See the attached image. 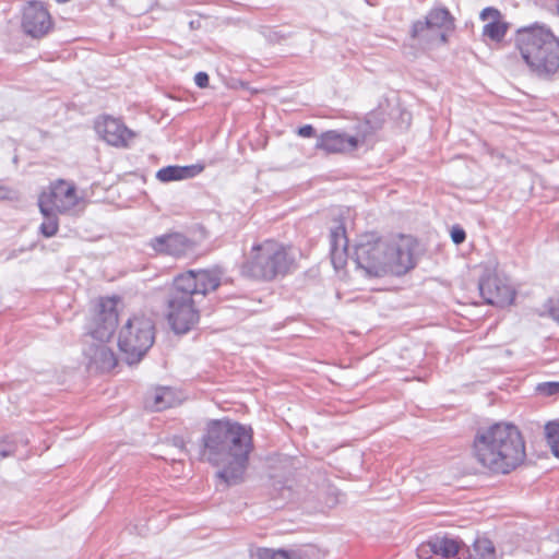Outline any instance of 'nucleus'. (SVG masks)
I'll use <instances>...</instances> for the list:
<instances>
[{"label": "nucleus", "instance_id": "obj_6", "mask_svg": "<svg viewBox=\"0 0 559 559\" xmlns=\"http://www.w3.org/2000/svg\"><path fill=\"white\" fill-rule=\"evenodd\" d=\"M293 263L285 247L274 240H265L253 245L241 265V274L246 277L270 282L284 276Z\"/></svg>", "mask_w": 559, "mask_h": 559}, {"label": "nucleus", "instance_id": "obj_31", "mask_svg": "<svg viewBox=\"0 0 559 559\" xmlns=\"http://www.w3.org/2000/svg\"><path fill=\"white\" fill-rule=\"evenodd\" d=\"M479 17H480V20L486 21L489 17L491 20L502 19V15H501V12L498 9H496L493 7H487V8L483 9V11L480 12Z\"/></svg>", "mask_w": 559, "mask_h": 559}, {"label": "nucleus", "instance_id": "obj_32", "mask_svg": "<svg viewBox=\"0 0 559 559\" xmlns=\"http://www.w3.org/2000/svg\"><path fill=\"white\" fill-rule=\"evenodd\" d=\"M194 83L200 88H205L210 84V76L206 72L200 71L194 75Z\"/></svg>", "mask_w": 559, "mask_h": 559}, {"label": "nucleus", "instance_id": "obj_3", "mask_svg": "<svg viewBox=\"0 0 559 559\" xmlns=\"http://www.w3.org/2000/svg\"><path fill=\"white\" fill-rule=\"evenodd\" d=\"M473 455L477 463L492 474L507 475L525 461V442L515 425L496 423L477 431L473 441Z\"/></svg>", "mask_w": 559, "mask_h": 559}, {"label": "nucleus", "instance_id": "obj_16", "mask_svg": "<svg viewBox=\"0 0 559 559\" xmlns=\"http://www.w3.org/2000/svg\"><path fill=\"white\" fill-rule=\"evenodd\" d=\"M359 140L357 136L329 130L318 138L316 148L326 153H343L357 148Z\"/></svg>", "mask_w": 559, "mask_h": 559}, {"label": "nucleus", "instance_id": "obj_37", "mask_svg": "<svg viewBox=\"0 0 559 559\" xmlns=\"http://www.w3.org/2000/svg\"><path fill=\"white\" fill-rule=\"evenodd\" d=\"M17 257V253L15 250L11 251L7 258V260H11Z\"/></svg>", "mask_w": 559, "mask_h": 559}, {"label": "nucleus", "instance_id": "obj_22", "mask_svg": "<svg viewBox=\"0 0 559 559\" xmlns=\"http://www.w3.org/2000/svg\"><path fill=\"white\" fill-rule=\"evenodd\" d=\"M465 552H469L468 549ZM468 559H496V549L492 542L486 537H477L473 543V554Z\"/></svg>", "mask_w": 559, "mask_h": 559}, {"label": "nucleus", "instance_id": "obj_34", "mask_svg": "<svg viewBox=\"0 0 559 559\" xmlns=\"http://www.w3.org/2000/svg\"><path fill=\"white\" fill-rule=\"evenodd\" d=\"M284 39H286V35L277 31L270 32L267 35V40L271 44H278Z\"/></svg>", "mask_w": 559, "mask_h": 559}, {"label": "nucleus", "instance_id": "obj_25", "mask_svg": "<svg viewBox=\"0 0 559 559\" xmlns=\"http://www.w3.org/2000/svg\"><path fill=\"white\" fill-rule=\"evenodd\" d=\"M255 556L258 559H293V550L259 548Z\"/></svg>", "mask_w": 559, "mask_h": 559}, {"label": "nucleus", "instance_id": "obj_35", "mask_svg": "<svg viewBox=\"0 0 559 559\" xmlns=\"http://www.w3.org/2000/svg\"><path fill=\"white\" fill-rule=\"evenodd\" d=\"M12 191L7 187H0V200L11 199Z\"/></svg>", "mask_w": 559, "mask_h": 559}, {"label": "nucleus", "instance_id": "obj_33", "mask_svg": "<svg viewBox=\"0 0 559 559\" xmlns=\"http://www.w3.org/2000/svg\"><path fill=\"white\" fill-rule=\"evenodd\" d=\"M297 134L302 138H311L316 134V129L311 124H305L298 128Z\"/></svg>", "mask_w": 559, "mask_h": 559}, {"label": "nucleus", "instance_id": "obj_23", "mask_svg": "<svg viewBox=\"0 0 559 559\" xmlns=\"http://www.w3.org/2000/svg\"><path fill=\"white\" fill-rule=\"evenodd\" d=\"M509 23L501 19L491 20L483 27V35L489 37L493 41H501L508 29Z\"/></svg>", "mask_w": 559, "mask_h": 559}, {"label": "nucleus", "instance_id": "obj_26", "mask_svg": "<svg viewBox=\"0 0 559 559\" xmlns=\"http://www.w3.org/2000/svg\"><path fill=\"white\" fill-rule=\"evenodd\" d=\"M293 559H322L319 548L313 545H307L293 550Z\"/></svg>", "mask_w": 559, "mask_h": 559}, {"label": "nucleus", "instance_id": "obj_36", "mask_svg": "<svg viewBox=\"0 0 559 559\" xmlns=\"http://www.w3.org/2000/svg\"><path fill=\"white\" fill-rule=\"evenodd\" d=\"M199 26H200V22L199 21H190V23H189V27L191 29H197Z\"/></svg>", "mask_w": 559, "mask_h": 559}, {"label": "nucleus", "instance_id": "obj_5", "mask_svg": "<svg viewBox=\"0 0 559 559\" xmlns=\"http://www.w3.org/2000/svg\"><path fill=\"white\" fill-rule=\"evenodd\" d=\"M354 259L369 277L403 275L415 266L409 246L389 241L378 233H365L357 239Z\"/></svg>", "mask_w": 559, "mask_h": 559}, {"label": "nucleus", "instance_id": "obj_2", "mask_svg": "<svg viewBox=\"0 0 559 559\" xmlns=\"http://www.w3.org/2000/svg\"><path fill=\"white\" fill-rule=\"evenodd\" d=\"M217 267L188 270L177 275L167 295V320L176 334H186L200 320L199 304L222 283Z\"/></svg>", "mask_w": 559, "mask_h": 559}, {"label": "nucleus", "instance_id": "obj_15", "mask_svg": "<svg viewBox=\"0 0 559 559\" xmlns=\"http://www.w3.org/2000/svg\"><path fill=\"white\" fill-rule=\"evenodd\" d=\"M95 129L104 141L116 147L127 146L129 140L134 136L133 131L128 129L121 120L109 116L97 121Z\"/></svg>", "mask_w": 559, "mask_h": 559}, {"label": "nucleus", "instance_id": "obj_8", "mask_svg": "<svg viewBox=\"0 0 559 559\" xmlns=\"http://www.w3.org/2000/svg\"><path fill=\"white\" fill-rule=\"evenodd\" d=\"M455 28V20L445 7L430 9L424 19L409 27V37L423 48L445 45L449 34Z\"/></svg>", "mask_w": 559, "mask_h": 559}, {"label": "nucleus", "instance_id": "obj_21", "mask_svg": "<svg viewBox=\"0 0 559 559\" xmlns=\"http://www.w3.org/2000/svg\"><path fill=\"white\" fill-rule=\"evenodd\" d=\"M38 206L40 213L44 216V222L40 224L39 230L43 236L46 238H50L58 233V217L56 213H58L55 209L46 205V203L38 202Z\"/></svg>", "mask_w": 559, "mask_h": 559}, {"label": "nucleus", "instance_id": "obj_1", "mask_svg": "<svg viewBox=\"0 0 559 559\" xmlns=\"http://www.w3.org/2000/svg\"><path fill=\"white\" fill-rule=\"evenodd\" d=\"M202 455L213 466L219 467L216 475L227 486L243 481L253 450L251 426L223 418L207 423L202 436Z\"/></svg>", "mask_w": 559, "mask_h": 559}, {"label": "nucleus", "instance_id": "obj_28", "mask_svg": "<svg viewBox=\"0 0 559 559\" xmlns=\"http://www.w3.org/2000/svg\"><path fill=\"white\" fill-rule=\"evenodd\" d=\"M545 308L551 319L559 323V296L557 298H549L545 304Z\"/></svg>", "mask_w": 559, "mask_h": 559}, {"label": "nucleus", "instance_id": "obj_4", "mask_svg": "<svg viewBox=\"0 0 559 559\" xmlns=\"http://www.w3.org/2000/svg\"><path fill=\"white\" fill-rule=\"evenodd\" d=\"M513 43L532 78L543 82L559 79V38L548 25L534 22L521 26Z\"/></svg>", "mask_w": 559, "mask_h": 559}, {"label": "nucleus", "instance_id": "obj_7", "mask_svg": "<svg viewBox=\"0 0 559 559\" xmlns=\"http://www.w3.org/2000/svg\"><path fill=\"white\" fill-rule=\"evenodd\" d=\"M155 342V323L143 314L130 317L118 333V347L128 365L140 362Z\"/></svg>", "mask_w": 559, "mask_h": 559}, {"label": "nucleus", "instance_id": "obj_27", "mask_svg": "<svg viewBox=\"0 0 559 559\" xmlns=\"http://www.w3.org/2000/svg\"><path fill=\"white\" fill-rule=\"evenodd\" d=\"M537 391L546 396L559 395V381L539 383L537 385Z\"/></svg>", "mask_w": 559, "mask_h": 559}, {"label": "nucleus", "instance_id": "obj_9", "mask_svg": "<svg viewBox=\"0 0 559 559\" xmlns=\"http://www.w3.org/2000/svg\"><path fill=\"white\" fill-rule=\"evenodd\" d=\"M478 289L486 304L499 308L512 305L516 296V290L508 278L491 270H486L479 277Z\"/></svg>", "mask_w": 559, "mask_h": 559}, {"label": "nucleus", "instance_id": "obj_11", "mask_svg": "<svg viewBox=\"0 0 559 559\" xmlns=\"http://www.w3.org/2000/svg\"><path fill=\"white\" fill-rule=\"evenodd\" d=\"M146 247L156 255L181 258L193 252L197 242L182 233L174 231L151 238Z\"/></svg>", "mask_w": 559, "mask_h": 559}, {"label": "nucleus", "instance_id": "obj_12", "mask_svg": "<svg viewBox=\"0 0 559 559\" xmlns=\"http://www.w3.org/2000/svg\"><path fill=\"white\" fill-rule=\"evenodd\" d=\"M463 542L448 535H435L417 549L419 559H461L465 554Z\"/></svg>", "mask_w": 559, "mask_h": 559}, {"label": "nucleus", "instance_id": "obj_24", "mask_svg": "<svg viewBox=\"0 0 559 559\" xmlns=\"http://www.w3.org/2000/svg\"><path fill=\"white\" fill-rule=\"evenodd\" d=\"M545 435L552 454L559 457V423L549 421L546 424Z\"/></svg>", "mask_w": 559, "mask_h": 559}, {"label": "nucleus", "instance_id": "obj_20", "mask_svg": "<svg viewBox=\"0 0 559 559\" xmlns=\"http://www.w3.org/2000/svg\"><path fill=\"white\" fill-rule=\"evenodd\" d=\"M202 169V166L199 167L198 171H195V166L169 165L160 168L156 173V178L162 182L182 180L195 176Z\"/></svg>", "mask_w": 559, "mask_h": 559}, {"label": "nucleus", "instance_id": "obj_39", "mask_svg": "<svg viewBox=\"0 0 559 559\" xmlns=\"http://www.w3.org/2000/svg\"><path fill=\"white\" fill-rule=\"evenodd\" d=\"M557 10H558V13H559V0H557Z\"/></svg>", "mask_w": 559, "mask_h": 559}, {"label": "nucleus", "instance_id": "obj_30", "mask_svg": "<svg viewBox=\"0 0 559 559\" xmlns=\"http://www.w3.org/2000/svg\"><path fill=\"white\" fill-rule=\"evenodd\" d=\"M1 443L4 447L0 448V456L7 457V456H11V455H13L15 453L16 445L13 442H11L10 437L3 438Z\"/></svg>", "mask_w": 559, "mask_h": 559}, {"label": "nucleus", "instance_id": "obj_14", "mask_svg": "<svg viewBox=\"0 0 559 559\" xmlns=\"http://www.w3.org/2000/svg\"><path fill=\"white\" fill-rule=\"evenodd\" d=\"M22 28L33 38H40L49 33L52 28V20L41 2L31 1L25 5Z\"/></svg>", "mask_w": 559, "mask_h": 559}, {"label": "nucleus", "instance_id": "obj_18", "mask_svg": "<svg viewBox=\"0 0 559 559\" xmlns=\"http://www.w3.org/2000/svg\"><path fill=\"white\" fill-rule=\"evenodd\" d=\"M107 342H97L84 349V356L88 359L90 366L99 371H110L117 366L118 359L114 350L106 345Z\"/></svg>", "mask_w": 559, "mask_h": 559}, {"label": "nucleus", "instance_id": "obj_19", "mask_svg": "<svg viewBox=\"0 0 559 559\" xmlns=\"http://www.w3.org/2000/svg\"><path fill=\"white\" fill-rule=\"evenodd\" d=\"M177 397L175 391L169 386L155 389L146 396L145 404L154 412H162L175 406Z\"/></svg>", "mask_w": 559, "mask_h": 559}, {"label": "nucleus", "instance_id": "obj_38", "mask_svg": "<svg viewBox=\"0 0 559 559\" xmlns=\"http://www.w3.org/2000/svg\"><path fill=\"white\" fill-rule=\"evenodd\" d=\"M175 444H176V445H178V444H179V445L182 448V447H183V441L180 439V440H178V442H177V441H175Z\"/></svg>", "mask_w": 559, "mask_h": 559}, {"label": "nucleus", "instance_id": "obj_17", "mask_svg": "<svg viewBox=\"0 0 559 559\" xmlns=\"http://www.w3.org/2000/svg\"><path fill=\"white\" fill-rule=\"evenodd\" d=\"M329 242L331 262L336 270H340L346 264L348 250L346 228L342 222L330 229Z\"/></svg>", "mask_w": 559, "mask_h": 559}, {"label": "nucleus", "instance_id": "obj_13", "mask_svg": "<svg viewBox=\"0 0 559 559\" xmlns=\"http://www.w3.org/2000/svg\"><path fill=\"white\" fill-rule=\"evenodd\" d=\"M38 202L55 209L58 213H67L79 203L75 185L58 179L50 185L48 192L39 195Z\"/></svg>", "mask_w": 559, "mask_h": 559}, {"label": "nucleus", "instance_id": "obj_29", "mask_svg": "<svg viewBox=\"0 0 559 559\" xmlns=\"http://www.w3.org/2000/svg\"><path fill=\"white\" fill-rule=\"evenodd\" d=\"M450 236H451L453 243H455V245H461L466 239V233L460 225L452 226Z\"/></svg>", "mask_w": 559, "mask_h": 559}, {"label": "nucleus", "instance_id": "obj_10", "mask_svg": "<svg viewBox=\"0 0 559 559\" xmlns=\"http://www.w3.org/2000/svg\"><path fill=\"white\" fill-rule=\"evenodd\" d=\"M118 325L116 301L103 298L97 305L95 314L86 325L87 334L96 342H108Z\"/></svg>", "mask_w": 559, "mask_h": 559}]
</instances>
